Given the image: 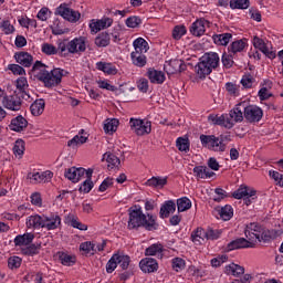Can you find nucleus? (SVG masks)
Here are the masks:
<instances>
[{
  "instance_id": "obj_63",
  "label": "nucleus",
  "mask_w": 283,
  "mask_h": 283,
  "mask_svg": "<svg viewBox=\"0 0 283 283\" xmlns=\"http://www.w3.org/2000/svg\"><path fill=\"white\" fill-rule=\"evenodd\" d=\"M8 70H10V72L15 76H23L25 74V69L19 64H9Z\"/></svg>"
},
{
  "instance_id": "obj_30",
  "label": "nucleus",
  "mask_w": 283,
  "mask_h": 283,
  "mask_svg": "<svg viewBox=\"0 0 283 283\" xmlns=\"http://www.w3.org/2000/svg\"><path fill=\"white\" fill-rule=\"evenodd\" d=\"M32 240H34V234L24 233L22 235H17L13 242L15 247H28L29 244H32Z\"/></svg>"
},
{
  "instance_id": "obj_37",
  "label": "nucleus",
  "mask_w": 283,
  "mask_h": 283,
  "mask_svg": "<svg viewBox=\"0 0 283 283\" xmlns=\"http://www.w3.org/2000/svg\"><path fill=\"white\" fill-rule=\"evenodd\" d=\"M59 260L63 266H74L76 264V256L67 254L65 252H59Z\"/></svg>"
},
{
  "instance_id": "obj_51",
  "label": "nucleus",
  "mask_w": 283,
  "mask_h": 283,
  "mask_svg": "<svg viewBox=\"0 0 283 283\" xmlns=\"http://www.w3.org/2000/svg\"><path fill=\"white\" fill-rule=\"evenodd\" d=\"M87 143V137L83 135H75L71 140L67 142V147H78V145H85Z\"/></svg>"
},
{
  "instance_id": "obj_7",
  "label": "nucleus",
  "mask_w": 283,
  "mask_h": 283,
  "mask_svg": "<svg viewBox=\"0 0 283 283\" xmlns=\"http://www.w3.org/2000/svg\"><path fill=\"white\" fill-rule=\"evenodd\" d=\"M243 116L247 123H251L255 125V123H260L262 117L264 116V111L260 108V106L248 105L247 102H243Z\"/></svg>"
},
{
  "instance_id": "obj_11",
  "label": "nucleus",
  "mask_w": 283,
  "mask_h": 283,
  "mask_svg": "<svg viewBox=\"0 0 283 283\" xmlns=\"http://www.w3.org/2000/svg\"><path fill=\"white\" fill-rule=\"evenodd\" d=\"M209 123H212V125H219L220 127H224L226 129H232V127L235 126L233 119L231 118V115L229 114H222L220 116L216 114H210L208 116Z\"/></svg>"
},
{
  "instance_id": "obj_16",
  "label": "nucleus",
  "mask_w": 283,
  "mask_h": 283,
  "mask_svg": "<svg viewBox=\"0 0 283 283\" xmlns=\"http://www.w3.org/2000/svg\"><path fill=\"white\" fill-rule=\"evenodd\" d=\"M86 174L87 170H85V168L71 167L65 170L64 176L67 180H71V182H78Z\"/></svg>"
},
{
  "instance_id": "obj_10",
  "label": "nucleus",
  "mask_w": 283,
  "mask_h": 283,
  "mask_svg": "<svg viewBox=\"0 0 283 283\" xmlns=\"http://www.w3.org/2000/svg\"><path fill=\"white\" fill-rule=\"evenodd\" d=\"M56 13L60 14L62 19L69 21L70 23H77L81 20V12L67 7V4H61L56 9Z\"/></svg>"
},
{
  "instance_id": "obj_45",
  "label": "nucleus",
  "mask_w": 283,
  "mask_h": 283,
  "mask_svg": "<svg viewBox=\"0 0 283 283\" xmlns=\"http://www.w3.org/2000/svg\"><path fill=\"white\" fill-rule=\"evenodd\" d=\"M115 258H117V264H119L123 271H127V269H129V263L132 262L129 255L115 253Z\"/></svg>"
},
{
  "instance_id": "obj_2",
  "label": "nucleus",
  "mask_w": 283,
  "mask_h": 283,
  "mask_svg": "<svg viewBox=\"0 0 283 283\" xmlns=\"http://www.w3.org/2000/svg\"><path fill=\"white\" fill-rule=\"evenodd\" d=\"M32 72L35 74L38 81H41L46 87H56V85H61L63 76H66L67 74V71L63 69H53L50 72L48 71V66L41 61H36L33 64Z\"/></svg>"
},
{
  "instance_id": "obj_33",
  "label": "nucleus",
  "mask_w": 283,
  "mask_h": 283,
  "mask_svg": "<svg viewBox=\"0 0 283 283\" xmlns=\"http://www.w3.org/2000/svg\"><path fill=\"white\" fill-rule=\"evenodd\" d=\"M233 39V34L231 33H221L212 35V41L216 45H223L227 46Z\"/></svg>"
},
{
  "instance_id": "obj_57",
  "label": "nucleus",
  "mask_w": 283,
  "mask_h": 283,
  "mask_svg": "<svg viewBox=\"0 0 283 283\" xmlns=\"http://www.w3.org/2000/svg\"><path fill=\"white\" fill-rule=\"evenodd\" d=\"M80 251H83L86 254L92 253V255H94V253H96V245L94 242L86 241L80 244Z\"/></svg>"
},
{
  "instance_id": "obj_52",
  "label": "nucleus",
  "mask_w": 283,
  "mask_h": 283,
  "mask_svg": "<svg viewBox=\"0 0 283 283\" xmlns=\"http://www.w3.org/2000/svg\"><path fill=\"white\" fill-rule=\"evenodd\" d=\"M171 266L174 271H176L177 273H180V271H185L187 263L182 258H174L171 260Z\"/></svg>"
},
{
  "instance_id": "obj_4",
  "label": "nucleus",
  "mask_w": 283,
  "mask_h": 283,
  "mask_svg": "<svg viewBox=\"0 0 283 283\" xmlns=\"http://www.w3.org/2000/svg\"><path fill=\"white\" fill-rule=\"evenodd\" d=\"M244 234L253 249H255V244H258V242H271L273 239L271 230H266L255 222L249 223L245 227Z\"/></svg>"
},
{
  "instance_id": "obj_15",
  "label": "nucleus",
  "mask_w": 283,
  "mask_h": 283,
  "mask_svg": "<svg viewBox=\"0 0 283 283\" xmlns=\"http://www.w3.org/2000/svg\"><path fill=\"white\" fill-rule=\"evenodd\" d=\"M165 70L167 74H180L187 70V64L182 60H170L166 65Z\"/></svg>"
},
{
  "instance_id": "obj_64",
  "label": "nucleus",
  "mask_w": 283,
  "mask_h": 283,
  "mask_svg": "<svg viewBox=\"0 0 283 283\" xmlns=\"http://www.w3.org/2000/svg\"><path fill=\"white\" fill-rule=\"evenodd\" d=\"M270 177L279 185V187H283V175L275 170H270Z\"/></svg>"
},
{
  "instance_id": "obj_24",
  "label": "nucleus",
  "mask_w": 283,
  "mask_h": 283,
  "mask_svg": "<svg viewBox=\"0 0 283 283\" xmlns=\"http://www.w3.org/2000/svg\"><path fill=\"white\" fill-rule=\"evenodd\" d=\"M147 76L150 83H155V85H163L165 83V73L163 71H157L156 69H148Z\"/></svg>"
},
{
  "instance_id": "obj_5",
  "label": "nucleus",
  "mask_w": 283,
  "mask_h": 283,
  "mask_svg": "<svg viewBox=\"0 0 283 283\" xmlns=\"http://www.w3.org/2000/svg\"><path fill=\"white\" fill-rule=\"evenodd\" d=\"M60 56L64 59L70 56V54H83L87 50V38L78 36L71 41L63 40L59 42Z\"/></svg>"
},
{
  "instance_id": "obj_8",
  "label": "nucleus",
  "mask_w": 283,
  "mask_h": 283,
  "mask_svg": "<svg viewBox=\"0 0 283 283\" xmlns=\"http://www.w3.org/2000/svg\"><path fill=\"white\" fill-rule=\"evenodd\" d=\"M258 193V191L251 187L241 185L233 193H232V198H234L235 200H242V198L244 199V202L247 205V207H249V205H251L252 200H255V197Z\"/></svg>"
},
{
  "instance_id": "obj_31",
  "label": "nucleus",
  "mask_w": 283,
  "mask_h": 283,
  "mask_svg": "<svg viewBox=\"0 0 283 283\" xmlns=\"http://www.w3.org/2000/svg\"><path fill=\"white\" fill-rule=\"evenodd\" d=\"M30 109H31L32 116H41V114L45 112V99L43 98L35 99L31 104Z\"/></svg>"
},
{
  "instance_id": "obj_54",
  "label": "nucleus",
  "mask_w": 283,
  "mask_h": 283,
  "mask_svg": "<svg viewBox=\"0 0 283 283\" xmlns=\"http://www.w3.org/2000/svg\"><path fill=\"white\" fill-rule=\"evenodd\" d=\"M185 34H187V27L185 25H176L172 30V39L175 41H180Z\"/></svg>"
},
{
  "instance_id": "obj_34",
  "label": "nucleus",
  "mask_w": 283,
  "mask_h": 283,
  "mask_svg": "<svg viewBox=\"0 0 283 283\" xmlns=\"http://www.w3.org/2000/svg\"><path fill=\"white\" fill-rule=\"evenodd\" d=\"M133 48L135 51L133 52H137L139 54H145L146 52H148L149 50V43L146 42L145 39L143 38H137L134 42H133Z\"/></svg>"
},
{
  "instance_id": "obj_9",
  "label": "nucleus",
  "mask_w": 283,
  "mask_h": 283,
  "mask_svg": "<svg viewBox=\"0 0 283 283\" xmlns=\"http://www.w3.org/2000/svg\"><path fill=\"white\" fill-rule=\"evenodd\" d=\"M129 125L132 132H134L136 136H145V134H151V122L130 118Z\"/></svg>"
},
{
  "instance_id": "obj_26",
  "label": "nucleus",
  "mask_w": 283,
  "mask_h": 283,
  "mask_svg": "<svg viewBox=\"0 0 283 283\" xmlns=\"http://www.w3.org/2000/svg\"><path fill=\"white\" fill-rule=\"evenodd\" d=\"M92 174H94V169L88 168L85 174L86 180L80 187L81 193H90L92 189H94V182L92 181Z\"/></svg>"
},
{
  "instance_id": "obj_25",
  "label": "nucleus",
  "mask_w": 283,
  "mask_h": 283,
  "mask_svg": "<svg viewBox=\"0 0 283 283\" xmlns=\"http://www.w3.org/2000/svg\"><path fill=\"white\" fill-rule=\"evenodd\" d=\"M195 72L197 77L202 80L207 78V76H209L213 71L203 62L202 59H200L198 64L195 66Z\"/></svg>"
},
{
  "instance_id": "obj_55",
  "label": "nucleus",
  "mask_w": 283,
  "mask_h": 283,
  "mask_svg": "<svg viewBox=\"0 0 283 283\" xmlns=\"http://www.w3.org/2000/svg\"><path fill=\"white\" fill-rule=\"evenodd\" d=\"M41 251V244H30L22 249L23 255H39Z\"/></svg>"
},
{
  "instance_id": "obj_53",
  "label": "nucleus",
  "mask_w": 283,
  "mask_h": 283,
  "mask_svg": "<svg viewBox=\"0 0 283 283\" xmlns=\"http://www.w3.org/2000/svg\"><path fill=\"white\" fill-rule=\"evenodd\" d=\"M252 45L254 48V50H260V52H266V49L269 46H266V42H264V40H262L260 36L254 35L252 39Z\"/></svg>"
},
{
  "instance_id": "obj_28",
  "label": "nucleus",
  "mask_w": 283,
  "mask_h": 283,
  "mask_svg": "<svg viewBox=\"0 0 283 283\" xmlns=\"http://www.w3.org/2000/svg\"><path fill=\"white\" fill-rule=\"evenodd\" d=\"M96 70H99V72H104V74H108L112 76L118 74V69H116V65L107 62H97Z\"/></svg>"
},
{
  "instance_id": "obj_48",
  "label": "nucleus",
  "mask_w": 283,
  "mask_h": 283,
  "mask_svg": "<svg viewBox=\"0 0 283 283\" xmlns=\"http://www.w3.org/2000/svg\"><path fill=\"white\" fill-rule=\"evenodd\" d=\"M0 29L3 32V34H7V35L14 34V32L17 31V29L14 28V24H12L10 20H2L0 23Z\"/></svg>"
},
{
  "instance_id": "obj_18",
  "label": "nucleus",
  "mask_w": 283,
  "mask_h": 283,
  "mask_svg": "<svg viewBox=\"0 0 283 283\" xmlns=\"http://www.w3.org/2000/svg\"><path fill=\"white\" fill-rule=\"evenodd\" d=\"M202 62L213 72L220 65V55L216 52L205 53L201 56Z\"/></svg>"
},
{
  "instance_id": "obj_59",
  "label": "nucleus",
  "mask_w": 283,
  "mask_h": 283,
  "mask_svg": "<svg viewBox=\"0 0 283 283\" xmlns=\"http://www.w3.org/2000/svg\"><path fill=\"white\" fill-rule=\"evenodd\" d=\"M226 91L230 96H240V86L233 84V82L226 83Z\"/></svg>"
},
{
  "instance_id": "obj_50",
  "label": "nucleus",
  "mask_w": 283,
  "mask_h": 283,
  "mask_svg": "<svg viewBox=\"0 0 283 283\" xmlns=\"http://www.w3.org/2000/svg\"><path fill=\"white\" fill-rule=\"evenodd\" d=\"M206 231V240H218L220 239V235H222V230L220 229H213L211 227H208L205 229Z\"/></svg>"
},
{
  "instance_id": "obj_46",
  "label": "nucleus",
  "mask_w": 283,
  "mask_h": 283,
  "mask_svg": "<svg viewBox=\"0 0 283 283\" xmlns=\"http://www.w3.org/2000/svg\"><path fill=\"white\" fill-rule=\"evenodd\" d=\"M250 6L249 0H230L231 10H247Z\"/></svg>"
},
{
  "instance_id": "obj_40",
  "label": "nucleus",
  "mask_w": 283,
  "mask_h": 283,
  "mask_svg": "<svg viewBox=\"0 0 283 283\" xmlns=\"http://www.w3.org/2000/svg\"><path fill=\"white\" fill-rule=\"evenodd\" d=\"M13 154L15 158H23L25 154V142L23 139H17L13 145Z\"/></svg>"
},
{
  "instance_id": "obj_60",
  "label": "nucleus",
  "mask_w": 283,
  "mask_h": 283,
  "mask_svg": "<svg viewBox=\"0 0 283 283\" xmlns=\"http://www.w3.org/2000/svg\"><path fill=\"white\" fill-rule=\"evenodd\" d=\"M117 260L118 258L116 256V254H113L106 263V273H114V271H116V268L118 266Z\"/></svg>"
},
{
  "instance_id": "obj_49",
  "label": "nucleus",
  "mask_w": 283,
  "mask_h": 283,
  "mask_svg": "<svg viewBox=\"0 0 283 283\" xmlns=\"http://www.w3.org/2000/svg\"><path fill=\"white\" fill-rule=\"evenodd\" d=\"M241 85L245 90H251V87H253V85H255V77H253V75H251V73L244 74L241 78Z\"/></svg>"
},
{
  "instance_id": "obj_22",
  "label": "nucleus",
  "mask_w": 283,
  "mask_h": 283,
  "mask_svg": "<svg viewBox=\"0 0 283 283\" xmlns=\"http://www.w3.org/2000/svg\"><path fill=\"white\" fill-rule=\"evenodd\" d=\"M238 249H253V248L251 247V243L248 241V239H244V238H238L235 240H232L226 247V251H235Z\"/></svg>"
},
{
  "instance_id": "obj_29",
  "label": "nucleus",
  "mask_w": 283,
  "mask_h": 283,
  "mask_svg": "<svg viewBox=\"0 0 283 283\" xmlns=\"http://www.w3.org/2000/svg\"><path fill=\"white\" fill-rule=\"evenodd\" d=\"M224 273L227 275H233L234 277H240V275H244V266L231 263L226 265Z\"/></svg>"
},
{
  "instance_id": "obj_47",
  "label": "nucleus",
  "mask_w": 283,
  "mask_h": 283,
  "mask_svg": "<svg viewBox=\"0 0 283 283\" xmlns=\"http://www.w3.org/2000/svg\"><path fill=\"white\" fill-rule=\"evenodd\" d=\"M221 220H224L226 222L233 218V207L230 205H226L222 207L219 211Z\"/></svg>"
},
{
  "instance_id": "obj_36",
  "label": "nucleus",
  "mask_w": 283,
  "mask_h": 283,
  "mask_svg": "<svg viewBox=\"0 0 283 283\" xmlns=\"http://www.w3.org/2000/svg\"><path fill=\"white\" fill-rule=\"evenodd\" d=\"M191 240L195 244H202L207 240V232L202 228H197V230L191 232Z\"/></svg>"
},
{
  "instance_id": "obj_23",
  "label": "nucleus",
  "mask_w": 283,
  "mask_h": 283,
  "mask_svg": "<svg viewBox=\"0 0 283 283\" xmlns=\"http://www.w3.org/2000/svg\"><path fill=\"white\" fill-rule=\"evenodd\" d=\"M171 213H176V201L174 200L165 201L164 205H161L160 207L159 218H161V220H165L166 218H169Z\"/></svg>"
},
{
  "instance_id": "obj_12",
  "label": "nucleus",
  "mask_w": 283,
  "mask_h": 283,
  "mask_svg": "<svg viewBox=\"0 0 283 283\" xmlns=\"http://www.w3.org/2000/svg\"><path fill=\"white\" fill-rule=\"evenodd\" d=\"M2 105L6 109H9L10 112H19L23 104L19 95H6L2 98Z\"/></svg>"
},
{
  "instance_id": "obj_14",
  "label": "nucleus",
  "mask_w": 283,
  "mask_h": 283,
  "mask_svg": "<svg viewBox=\"0 0 283 283\" xmlns=\"http://www.w3.org/2000/svg\"><path fill=\"white\" fill-rule=\"evenodd\" d=\"M27 178L33 182V185H39L40 182H48L54 178V172L45 170L42 172H29Z\"/></svg>"
},
{
  "instance_id": "obj_17",
  "label": "nucleus",
  "mask_w": 283,
  "mask_h": 283,
  "mask_svg": "<svg viewBox=\"0 0 283 283\" xmlns=\"http://www.w3.org/2000/svg\"><path fill=\"white\" fill-rule=\"evenodd\" d=\"M143 273H156L158 271V261L153 258H145L139 262Z\"/></svg>"
},
{
  "instance_id": "obj_39",
  "label": "nucleus",
  "mask_w": 283,
  "mask_h": 283,
  "mask_svg": "<svg viewBox=\"0 0 283 283\" xmlns=\"http://www.w3.org/2000/svg\"><path fill=\"white\" fill-rule=\"evenodd\" d=\"M176 147L179 151H184L185 154H188L191 143L189 142L188 137H178L176 140Z\"/></svg>"
},
{
  "instance_id": "obj_3",
  "label": "nucleus",
  "mask_w": 283,
  "mask_h": 283,
  "mask_svg": "<svg viewBox=\"0 0 283 283\" xmlns=\"http://www.w3.org/2000/svg\"><path fill=\"white\" fill-rule=\"evenodd\" d=\"M28 229H45L46 231H56L61 229V216L56 212H51L50 214H31L27 218Z\"/></svg>"
},
{
  "instance_id": "obj_27",
  "label": "nucleus",
  "mask_w": 283,
  "mask_h": 283,
  "mask_svg": "<svg viewBox=\"0 0 283 283\" xmlns=\"http://www.w3.org/2000/svg\"><path fill=\"white\" fill-rule=\"evenodd\" d=\"M248 45L247 39H241L233 41L229 46H228V52L229 54H238L240 52H244L245 48Z\"/></svg>"
},
{
  "instance_id": "obj_41",
  "label": "nucleus",
  "mask_w": 283,
  "mask_h": 283,
  "mask_svg": "<svg viewBox=\"0 0 283 283\" xmlns=\"http://www.w3.org/2000/svg\"><path fill=\"white\" fill-rule=\"evenodd\" d=\"M191 208V200L187 197H181L177 199V211L178 213H182L185 211H189Z\"/></svg>"
},
{
  "instance_id": "obj_1",
  "label": "nucleus",
  "mask_w": 283,
  "mask_h": 283,
  "mask_svg": "<svg viewBox=\"0 0 283 283\" xmlns=\"http://www.w3.org/2000/svg\"><path fill=\"white\" fill-rule=\"evenodd\" d=\"M128 229H145L146 231H156L158 229V218L154 214H145L140 206H133L128 209Z\"/></svg>"
},
{
  "instance_id": "obj_20",
  "label": "nucleus",
  "mask_w": 283,
  "mask_h": 283,
  "mask_svg": "<svg viewBox=\"0 0 283 283\" xmlns=\"http://www.w3.org/2000/svg\"><path fill=\"white\" fill-rule=\"evenodd\" d=\"M230 118H232V123L234 125L237 123H242L244 120V102L237 104L230 112Z\"/></svg>"
},
{
  "instance_id": "obj_61",
  "label": "nucleus",
  "mask_w": 283,
  "mask_h": 283,
  "mask_svg": "<svg viewBox=\"0 0 283 283\" xmlns=\"http://www.w3.org/2000/svg\"><path fill=\"white\" fill-rule=\"evenodd\" d=\"M140 23H143V20L137 15H132L127 18L125 21V24L127 25V28H133V29L138 28Z\"/></svg>"
},
{
  "instance_id": "obj_13",
  "label": "nucleus",
  "mask_w": 283,
  "mask_h": 283,
  "mask_svg": "<svg viewBox=\"0 0 283 283\" xmlns=\"http://www.w3.org/2000/svg\"><path fill=\"white\" fill-rule=\"evenodd\" d=\"M207 27L209 28L208 20H205V18L197 19L190 25V34H192V36H205V32H207Z\"/></svg>"
},
{
  "instance_id": "obj_6",
  "label": "nucleus",
  "mask_w": 283,
  "mask_h": 283,
  "mask_svg": "<svg viewBox=\"0 0 283 283\" xmlns=\"http://www.w3.org/2000/svg\"><path fill=\"white\" fill-rule=\"evenodd\" d=\"M202 147L210 151H227V144H224V135L216 137V135H200L199 137Z\"/></svg>"
},
{
  "instance_id": "obj_35",
  "label": "nucleus",
  "mask_w": 283,
  "mask_h": 283,
  "mask_svg": "<svg viewBox=\"0 0 283 283\" xmlns=\"http://www.w3.org/2000/svg\"><path fill=\"white\" fill-rule=\"evenodd\" d=\"M164 251L165 248L163 247L161 243H154L145 250V255H157V258H163Z\"/></svg>"
},
{
  "instance_id": "obj_38",
  "label": "nucleus",
  "mask_w": 283,
  "mask_h": 283,
  "mask_svg": "<svg viewBox=\"0 0 283 283\" xmlns=\"http://www.w3.org/2000/svg\"><path fill=\"white\" fill-rule=\"evenodd\" d=\"M148 187H155V189H163L167 185V177H151L147 180Z\"/></svg>"
},
{
  "instance_id": "obj_42",
  "label": "nucleus",
  "mask_w": 283,
  "mask_h": 283,
  "mask_svg": "<svg viewBox=\"0 0 283 283\" xmlns=\"http://www.w3.org/2000/svg\"><path fill=\"white\" fill-rule=\"evenodd\" d=\"M41 51L43 54H46V56H54L55 54H61V50L59 49V43H57V48L54 46V44L43 43Z\"/></svg>"
},
{
  "instance_id": "obj_21",
  "label": "nucleus",
  "mask_w": 283,
  "mask_h": 283,
  "mask_svg": "<svg viewBox=\"0 0 283 283\" xmlns=\"http://www.w3.org/2000/svg\"><path fill=\"white\" fill-rule=\"evenodd\" d=\"M28 128V119H25V117H23L22 115H19L17 117H14L13 119H11V123L9 125V129H11V132H24Z\"/></svg>"
},
{
  "instance_id": "obj_62",
  "label": "nucleus",
  "mask_w": 283,
  "mask_h": 283,
  "mask_svg": "<svg viewBox=\"0 0 283 283\" xmlns=\"http://www.w3.org/2000/svg\"><path fill=\"white\" fill-rule=\"evenodd\" d=\"M22 262L23 260L20 256H11L8 259V266L11 271H14V269H19L21 266Z\"/></svg>"
},
{
  "instance_id": "obj_58",
  "label": "nucleus",
  "mask_w": 283,
  "mask_h": 283,
  "mask_svg": "<svg viewBox=\"0 0 283 283\" xmlns=\"http://www.w3.org/2000/svg\"><path fill=\"white\" fill-rule=\"evenodd\" d=\"M235 55L233 53H223L221 57V62L223 67H227V70L233 67V57Z\"/></svg>"
},
{
  "instance_id": "obj_19",
  "label": "nucleus",
  "mask_w": 283,
  "mask_h": 283,
  "mask_svg": "<svg viewBox=\"0 0 283 283\" xmlns=\"http://www.w3.org/2000/svg\"><path fill=\"white\" fill-rule=\"evenodd\" d=\"M14 59L19 65H22V67H32V63L34 62L32 54L25 51L14 53Z\"/></svg>"
},
{
  "instance_id": "obj_44",
  "label": "nucleus",
  "mask_w": 283,
  "mask_h": 283,
  "mask_svg": "<svg viewBox=\"0 0 283 283\" xmlns=\"http://www.w3.org/2000/svg\"><path fill=\"white\" fill-rule=\"evenodd\" d=\"M119 122L116 118L106 119L104 122V132L105 134H114L118 129Z\"/></svg>"
},
{
  "instance_id": "obj_32",
  "label": "nucleus",
  "mask_w": 283,
  "mask_h": 283,
  "mask_svg": "<svg viewBox=\"0 0 283 283\" xmlns=\"http://www.w3.org/2000/svg\"><path fill=\"white\" fill-rule=\"evenodd\" d=\"M130 60L136 67H145L147 65V56L144 53L132 52Z\"/></svg>"
},
{
  "instance_id": "obj_43",
  "label": "nucleus",
  "mask_w": 283,
  "mask_h": 283,
  "mask_svg": "<svg viewBox=\"0 0 283 283\" xmlns=\"http://www.w3.org/2000/svg\"><path fill=\"white\" fill-rule=\"evenodd\" d=\"M111 41L112 36L109 33L103 32L95 39V45H97V48H107Z\"/></svg>"
},
{
  "instance_id": "obj_56",
  "label": "nucleus",
  "mask_w": 283,
  "mask_h": 283,
  "mask_svg": "<svg viewBox=\"0 0 283 283\" xmlns=\"http://www.w3.org/2000/svg\"><path fill=\"white\" fill-rule=\"evenodd\" d=\"M104 158H106V161L108 163V167L114 168L120 165V159L112 153L104 154Z\"/></svg>"
}]
</instances>
